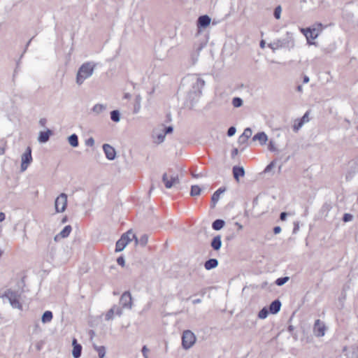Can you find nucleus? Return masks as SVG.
<instances>
[{
  "instance_id": "obj_32",
  "label": "nucleus",
  "mask_w": 358,
  "mask_h": 358,
  "mask_svg": "<svg viewBox=\"0 0 358 358\" xmlns=\"http://www.w3.org/2000/svg\"><path fill=\"white\" fill-rule=\"evenodd\" d=\"M268 314V311L266 308H262L258 313V317L260 319H265Z\"/></svg>"
},
{
  "instance_id": "obj_57",
  "label": "nucleus",
  "mask_w": 358,
  "mask_h": 358,
  "mask_svg": "<svg viewBox=\"0 0 358 358\" xmlns=\"http://www.w3.org/2000/svg\"><path fill=\"white\" fill-rule=\"evenodd\" d=\"M201 302V299H195L193 301V303L196 304V303H199Z\"/></svg>"
},
{
  "instance_id": "obj_4",
  "label": "nucleus",
  "mask_w": 358,
  "mask_h": 358,
  "mask_svg": "<svg viewBox=\"0 0 358 358\" xmlns=\"http://www.w3.org/2000/svg\"><path fill=\"white\" fill-rule=\"evenodd\" d=\"M162 181L166 188L169 189L179 183L178 174L173 173L171 170L164 173L162 176Z\"/></svg>"
},
{
  "instance_id": "obj_30",
  "label": "nucleus",
  "mask_w": 358,
  "mask_h": 358,
  "mask_svg": "<svg viewBox=\"0 0 358 358\" xmlns=\"http://www.w3.org/2000/svg\"><path fill=\"white\" fill-rule=\"evenodd\" d=\"M110 118L113 121L117 122L120 120V113L118 110H113L110 113Z\"/></svg>"
},
{
  "instance_id": "obj_12",
  "label": "nucleus",
  "mask_w": 358,
  "mask_h": 358,
  "mask_svg": "<svg viewBox=\"0 0 358 358\" xmlns=\"http://www.w3.org/2000/svg\"><path fill=\"white\" fill-rule=\"evenodd\" d=\"M72 230V228L70 225L66 226L63 230L58 234L55 236V241H59L61 238H66L69 236Z\"/></svg>"
},
{
  "instance_id": "obj_11",
  "label": "nucleus",
  "mask_w": 358,
  "mask_h": 358,
  "mask_svg": "<svg viewBox=\"0 0 358 358\" xmlns=\"http://www.w3.org/2000/svg\"><path fill=\"white\" fill-rule=\"evenodd\" d=\"M73 345V350H72V355L74 358H79L81 355L82 352V346L77 342L76 338H73L72 341Z\"/></svg>"
},
{
  "instance_id": "obj_36",
  "label": "nucleus",
  "mask_w": 358,
  "mask_h": 358,
  "mask_svg": "<svg viewBox=\"0 0 358 358\" xmlns=\"http://www.w3.org/2000/svg\"><path fill=\"white\" fill-rule=\"evenodd\" d=\"M288 280H289L288 277L280 278L277 279L275 283L278 285L281 286V285H284Z\"/></svg>"
},
{
  "instance_id": "obj_15",
  "label": "nucleus",
  "mask_w": 358,
  "mask_h": 358,
  "mask_svg": "<svg viewBox=\"0 0 358 358\" xmlns=\"http://www.w3.org/2000/svg\"><path fill=\"white\" fill-rule=\"evenodd\" d=\"M252 140L254 141H258L262 145H264L266 143L268 138L264 132H259L253 136Z\"/></svg>"
},
{
  "instance_id": "obj_3",
  "label": "nucleus",
  "mask_w": 358,
  "mask_h": 358,
  "mask_svg": "<svg viewBox=\"0 0 358 358\" xmlns=\"http://www.w3.org/2000/svg\"><path fill=\"white\" fill-rule=\"evenodd\" d=\"M134 238H136V236L131 230L124 234L116 243L115 251L120 252L123 250L126 245Z\"/></svg>"
},
{
  "instance_id": "obj_43",
  "label": "nucleus",
  "mask_w": 358,
  "mask_h": 358,
  "mask_svg": "<svg viewBox=\"0 0 358 358\" xmlns=\"http://www.w3.org/2000/svg\"><path fill=\"white\" fill-rule=\"evenodd\" d=\"M94 144V140L93 138H90L86 141V145L88 146H93Z\"/></svg>"
},
{
  "instance_id": "obj_33",
  "label": "nucleus",
  "mask_w": 358,
  "mask_h": 358,
  "mask_svg": "<svg viewBox=\"0 0 358 358\" xmlns=\"http://www.w3.org/2000/svg\"><path fill=\"white\" fill-rule=\"evenodd\" d=\"M106 107L102 104H96L93 108L92 110L94 113H99L102 112L103 110H105Z\"/></svg>"
},
{
  "instance_id": "obj_61",
  "label": "nucleus",
  "mask_w": 358,
  "mask_h": 358,
  "mask_svg": "<svg viewBox=\"0 0 358 358\" xmlns=\"http://www.w3.org/2000/svg\"><path fill=\"white\" fill-rule=\"evenodd\" d=\"M1 255H2V251H1V250L0 249V257L1 256Z\"/></svg>"
},
{
  "instance_id": "obj_35",
  "label": "nucleus",
  "mask_w": 358,
  "mask_h": 358,
  "mask_svg": "<svg viewBox=\"0 0 358 358\" xmlns=\"http://www.w3.org/2000/svg\"><path fill=\"white\" fill-rule=\"evenodd\" d=\"M243 138H249L252 136V129L250 128H246L242 134Z\"/></svg>"
},
{
  "instance_id": "obj_18",
  "label": "nucleus",
  "mask_w": 358,
  "mask_h": 358,
  "mask_svg": "<svg viewBox=\"0 0 358 358\" xmlns=\"http://www.w3.org/2000/svg\"><path fill=\"white\" fill-rule=\"evenodd\" d=\"M281 303L279 300H275L269 306V311L272 314H276L280 309Z\"/></svg>"
},
{
  "instance_id": "obj_41",
  "label": "nucleus",
  "mask_w": 358,
  "mask_h": 358,
  "mask_svg": "<svg viewBox=\"0 0 358 358\" xmlns=\"http://www.w3.org/2000/svg\"><path fill=\"white\" fill-rule=\"evenodd\" d=\"M248 140V138H243V135H241V136H239V138H238V143H239L240 144H245V143H247Z\"/></svg>"
},
{
  "instance_id": "obj_54",
  "label": "nucleus",
  "mask_w": 358,
  "mask_h": 358,
  "mask_svg": "<svg viewBox=\"0 0 358 358\" xmlns=\"http://www.w3.org/2000/svg\"><path fill=\"white\" fill-rule=\"evenodd\" d=\"M238 154V149L235 148L232 150V155L234 156Z\"/></svg>"
},
{
  "instance_id": "obj_2",
  "label": "nucleus",
  "mask_w": 358,
  "mask_h": 358,
  "mask_svg": "<svg viewBox=\"0 0 358 358\" xmlns=\"http://www.w3.org/2000/svg\"><path fill=\"white\" fill-rule=\"evenodd\" d=\"M3 296H6L8 299L13 308L20 310L22 309V305L20 301V294L17 292L10 289H7L3 294Z\"/></svg>"
},
{
  "instance_id": "obj_26",
  "label": "nucleus",
  "mask_w": 358,
  "mask_h": 358,
  "mask_svg": "<svg viewBox=\"0 0 358 358\" xmlns=\"http://www.w3.org/2000/svg\"><path fill=\"white\" fill-rule=\"evenodd\" d=\"M348 358H358V345L352 348V350L348 354Z\"/></svg>"
},
{
  "instance_id": "obj_13",
  "label": "nucleus",
  "mask_w": 358,
  "mask_h": 358,
  "mask_svg": "<svg viewBox=\"0 0 358 358\" xmlns=\"http://www.w3.org/2000/svg\"><path fill=\"white\" fill-rule=\"evenodd\" d=\"M103 149L108 159H113L115 157V151L112 146L108 144H104Z\"/></svg>"
},
{
  "instance_id": "obj_29",
  "label": "nucleus",
  "mask_w": 358,
  "mask_h": 358,
  "mask_svg": "<svg viewBox=\"0 0 358 358\" xmlns=\"http://www.w3.org/2000/svg\"><path fill=\"white\" fill-rule=\"evenodd\" d=\"M140 108H141V97H140V96H137L136 97V103L134 105V113H138L140 110Z\"/></svg>"
},
{
  "instance_id": "obj_42",
  "label": "nucleus",
  "mask_w": 358,
  "mask_h": 358,
  "mask_svg": "<svg viewBox=\"0 0 358 358\" xmlns=\"http://www.w3.org/2000/svg\"><path fill=\"white\" fill-rule=\"evenodd\" d=\"M149 350L146 346H143L142 348V353L145 358H148V352Z\"/></svg>"
},
{
  "instance_id": "obj_14",
  "label": "nucleus",
  "mask_w": 358,
  "mask_h": 358,
  "mask_svg": "<svg viewBox=\"0 0 358 358\" xmlns=\"http://www.w3.org/2000/svg\"><path fill=\"white\" fill-rule=\"evenodd\" d=\"M210 23V18L208 15H202L198 18L197 27L198 28H205L208 26Z\"/></svg>"
},
{
  "instance_id": "obj_24",
  "label": "nucleus",
  "mask_w": 358,
  "mask_h": 358,
  "mask_svg": "<svg viewBox=\"0 0 358 358\" xmlns=\"http://www.w3.org/2000/svg\"><path fill=\"white\" fill-rule=\"evenodd\" d=\"M224 225V222L222 220H216L213 223V229L215 230H220L221 229Z\"/></svg>"
},
{
  "instance_id": "obj_6",
  "label": "nucleus",
  "mask_w": 358,
  "mask_h": 358,
  "mask_svg": "<svg viewBox=\"0 0 358 358\" xmlns=\"http://www.w3.org/2000/svg\"><path fill=\"white\" fill-rule=\"evenodd\" d=\"M67 201V195L65 193L60 194L55 201V212L63 213L66 208Z\"/></svg>"
},
{
  "instance_id": "obj_60",
  "label": "nucleus",
  "mask_w": 358,
  "mask_h": 358,
  "mask_svg": "<svg viewBox=\"0 0 358 358\" xmlns=\"http://www.w3.org/2000/svg\"><path fill=\"white\" fill-rule=\"evenodd\" d=\"M124 97H125L126 99H129V98L130 97L129 94H126L124 95Z\"/></svg>"
},
{
  "instance_id": "obj_8",
  "label": "nucleus",
  "mask_w": 358,
  "mask_h": 358,
  "mask_svg": "<svg viewBox=\"0 0 358 358\" xmlns=\"http://www.w3.org/2000/svg\"><path fill=\"white\" fill-rule=\"evenodd\" d=\"M120 302L123 308H131L132 297L129 292H124L120 299Z\"/></svg>"
},
{
  "instance_id": "obj_38",
  "label": "nucleus",
  "mask_w": 358,
  "mask_h": 358,
  "mask_svg": "<svg viewBox=\"0 0 358 358\" xmlns=\"http://www.w3.org/2000/svg\"><path fill=\"white\" fill-rule=\"evenodd\" d=\"M280 14H281V8H280V6H278L277 8H275V9L274 10V16L276 19H280Z\"/></svg>"
},
{
  "instance_id": "obj_7",
  "label": "nucleus",
  "mask_w": 358,
  "mask_h": 358,
  "mask_svg": "<svg viewBox=\"0 0 358 358\" xmlns=\"http://www.w3.org/2000/svg\"><path fill=\"white\" fill-rule=\"evenodd\" d=\"M31 148L27 147L25 152L22 155L21 171H25L32 162Z\"/></svg>"
},
{
  "instance_id": "obj_34",
  "label": "nucleus",
  "mask_w": 358,
  "mask_h": 358,
  "mask_svg": "<svg viewBox=\"0 0 358 358\" xmlns=\"http://www.w3.org/2000/svg\"><path fill=\"white\" fill-rule=\"evenodd\" d=\"M232 104L234 107L238 108L242 106L243 101L238 97H235L232 100Z\"/></svg>"
},
{
  "instance_id": "obj_58",
  "label": "nucleus",
  "mask_w": 358,
  "mask_h": 358,
  "mask_svg": "<svg viewBox=\"0 0 358 358\" xmlns=\"http://www.w3.org/2000/svg\"><path fill=\"white\" fill-rule=\"evenodd\" d=\"M293 329H294L293 326H292V325L289 326V327H288V330H289V331H293Z\"/></svg>"
},
{
  "instance_id": "obj_25",
  "label": "nucleus",
  "mask_w": 358,
  "mask_h": 358,
  "mask_svg": "<svg viewBox=\"0 0 358 358\" xmlns=\"http://www.w3.org/2000/svg\"><path fill=\"white\" fill-rule=\"evenodd\" d=\"M201 189L198 185H192L190 194L192 196H199L201 194Z\"/></svg>"
},
{
  "instance_id": "obj_16",
  "label": "nucleus",
  "mask_w": 358,
  "mask_h": 358,
  "mask_svg": "<svg viewBox=\"0 0 358 358\" xmlns=\"http://www.w3.org/2000/svg\"><path fill=\"white\" fill-rule=\"evenodd\" d=\"M233 174L235 180L238 182L239 177H243L245 174V171L243 167L240 166H234L233 168Z\"/></svg>"
},
{
  "instance_id": "obj_23",
  "label": "nucleus",
  "mask_w": 358,
  "mask_h": 358,
  "mask_svg": "<svg viewBox=\"0 0 358 358\" xmlns=\"http://www.w3.org/2000/svg\"><path fill=\"white\" fill-rule=\"evenodd\" d=\"M69 143L73 147H77L78 145V138L76 134H72L69 137Z\"/></svg>"
},
{
  "instance_id": "obj_52",
  "label": "nucleus",
  "mask_w": 358,
  "mask_h": 358,
  "mask_svg": "<svg viewBox=\"0 0 358 358\" xmlns=\"http://www.w3.org/2000/svg\"><path fill=\"white\" fill-rule=\"evenodd\" d=\"M46 122H47L46 119L43 118V119H41L40 124H41V126L44 127L45 124H46Z\"/></svg>"
},
{
  "instance_id": "obj_20",
  "label": "nucleus",
  "mask_w": 358,
  "mask_h": 358,
  "mask_svg": "<svg viewBox=\"0 0 358 358\" xmlns=\"http://www.w3.org/2000/svg\"><path fill=\"white\" fill-rule=\"evenodd\" d=\"M221 245H222L221 237L220 236H217L214 237L211 242L212 248L214 250H217L220 248Z\"/></svg>"
},
{
  "instance_id": "obj_47",
  "label": "nucleus",
  "mask_w": 358,
  "mask_h": 358,
  "mask_svg": "<svg viewBox=\"0 0 358 358\" xmlns=\"http://www.w3.org/2000/svg\"><path fill=\"white\" fill-rule=\"evenodd\" d=\"M281 231V228L278 226L273 228V232L275 234H278Z\"/></svg>"
},
{
  "instance_id": "obj_21",
  "label": "nucleus",
  "mask_w": 358,
  "mask_h": 358,
  "mask_svg": "<svg viewBox=\"0 0 358 358\" xmlns=\"http://www.w3.org/2000/svg\"><path fill=\"white\" fill-rule=\"evenodd\" d=\"M218 264L217 260L215 259H210L205 262L204 266L207 270L215 268Z\"/></svg>"
},
{
  "instance_id": "obj_59",
  "label": "nucleus",
  "mask_w": 358,
  "mask_h": 358,
  "mask_svg": "<svg viewBox=\"0 0 358 358\" xmlns=\"http://www.w3.org/2000/svg\"><path fill=\"white\" fill-rule=\"evenodd\" d=\"M297 90L299 91V92H301L302 91V87L301 85H299L297 87Z\"/></svg>"
},
{
  "instance_id": "obj_49",
  "label": "nucleus",
  "mask_w": 358,
  "mask_h": 358,
  "mask_svg": "<svg viewBox=\"0 0 358 358\" xmlns=\"http://www.w3.org/2000/svg\"><path fill=\"white\" fill-rule=\"evenodd\" d=\"M164 136H165V134L158 135L157 138H158L159 143H161L164 141Z\"/></svg>"
},
{
  "instance_id": "obj_62",
  "label": "nucleus",
  "mask_w": 358,
  "mask_h": 358,
  "mask_svg": "<svg viewBox=\"0 0 358 358\" xmlns=\"http://www.w3.org/2000/svg\"><path fill=\"white\" fill-rule=\"evenodd\" d=\"M66 222V218H64L62 220V222Z\"/></svg>"
},
{
  "instance_id": "obj_22",
  "label": "nucleus",
  "mask_w": 358,
  "mask_h": 358,
  "mask_svg": "<svg viewBox=\"0 0 358 358\" xmlns=\"http://www.w3.org/2000/svg\"><path fill=\"white\" fill-rule=\"evenodd\" d=\"M52 312L47 310L43 313L41 320L43 323H47V322H50L52 320Z\"/></svg>"
},
{
  "instance_id": "obj_28",
  "label": "nucleus",
  "mask_w": 358,
  "mask_h": 358,
  "mask_svg": "<svg viewBox=\"0 0 358 358\" xmlns=\"http://www.w3.org/2000/svg\"><path fill=\"white\" fill-rule=\"evenodd\" d=\"M134 239L136 241V244L139 243L143 246H145L147 244L148 241V238L147 235H145V234L142 236L139 241L136 238Z\"/></svg>"
},
{
  "instance_id": "obj_37",
  "label": "nucleus",
  "mask_w": 358,
  "mask_h": 358,
  "mask_svg": "<svg viewBox=\"0 0 358 358\" xmlns=\"http://www.w3.org/2000/svg\"><path fill=\"white\" fill-rule=\"evenodd\" d=\"M352 218H353L352 215H351L350 213H345V214H344V215L343 217V222H347L351 221L352 220Z\"/></svg>"
},
{
  "instance_id": "obj_31",
  "label": "nucleus",
  "mask_w": 358,
  "mask_h": 358,
  "mask_svg": "<svg viewBox=\"0 0 358 358\" xmlns=\"http://www.w3.org/2000/svg\"><path fill=\"white\" fill-rule=\"evenodd\" d=\"M115 314V308H111L105 315L106 320H110L113 318V315Z\"/></svg>"
},
{
  "instance_id": "obj_9",
  "label": "nucleus",
  "mask_w": 358,
  "mask_h": 358,
  "mask_svg": "<svg viewBox=\"0 0 358 358\" xmlns=\"http://www.w3.org/2000/svg\"><path fill=\"white\" fill-rule=\"evenodd\" d=\"M318 27L320 29H315V28H313V29L308 28L306 29H302L301 31L304 34V35L306 36V37L308 40H309L310 38L315 39L319 35V32L321 30L322 24H319Z\"/></svg>"
},
{
  "instance_id": "obj_10",
  "label": "nucleus",
  "mask_w": 358,
  "mask_h": 358,
  "mask_svg": "<svg viewBox=\"0 0 358 358\" xmlns=\"http://www.w3.org/2000/svg\"><path fill=\"white\" fill-rule=\"evenodd\" d=\"M313 331L316 336L322 337L325 334L326 327L322 322L320 320H317L314 324Z\"/></svg>"
},
{
  "instance_id": "obj_46",
  "label": "nucleus",
  "mask_w": 358,
  "mask_h": 358,
  "mask_svg": "<svg viewBox=\"0 0 358 358\" xmlns=\"http://www.w3.org/2000/svg\"><path fill=\"white\" fill-rule=\"evenodd\" d=\"M302 125H303V122H301L299 121V122L298 123V124H294V129L295 131H298V130L301 127V126H302Z\"/></svg>"
},
{
  "instance_id": "obj_1",
  "label": "nucleus",
  "mask_w": 358,
  "mask_h": 358,
  "mask_svg": "<svg viewBox=\"0 0 358 358\" xmlns=\"http://www.w3.org/2000/svg\"><path fill=\"white\" fill-rule=\"evenodd\" d=\"M95 66L92 62H85L79 68L76 76V83L79 85L83 84L85 79L92 75Z\"/></svg>"
},
{
  "instance_id": "obj_63",
  "label": "nucleus",
  "mask_w": 358,
  "mask_h": 358,
  "mask_svg": "<svg viewBox=\"0 0 358 358\" xmlns=\"http://www.w3.org/2000/svg\"><path fill=\"white\" fill-rule=\"evenodd\" d=\"M357 129H358V127H357Z\"/></svg>"
},
{
  "instance_id": "obj_5",
  "label": "nucleus",
  "mask_w": 358,
  "mask_h": 358,
  "mask_svg": "<svg viewBox=\"0 0 358 358\" xmlns=\"http://www.w3.org/2000/svg\"><path fill=\"white\" fill-rule=\"evenodd\" d=\"M196 337L189 330L183 332L182 336V345L185 349L190 348L195 343Z\"/></svg>"
},
{
  "instance_id": "obj_50",
  "label": "nucleus",
  "mask_w": 358,
  "mask_h": 358,
  "mask_svg": "<svg viewBox=\"0 0 358 358\" xmlns=\"http://www.w3.org/2000/svg\"><path fill=\"white\" fill-rule=\"evenodd\" d=\"M173 131V127H168L166 128L165 134H170Z\"/></svg>"
},
{
  "instance_id": "obj_17",
  "label": "nucleus",
  "mask_w": 358,
  "mask_h": 358,
  "mask_svg": "<svg viewBox=\"0 0 358 358\" xmlns=\"http://www.w3.org/2000/svg\"><path fill=\"white\" fill-rule=\"evenodd\" d=\"M224 192V189L220 188L214 192L211 197V206L214 208L220 199V194Z\"/></svg>"
},
{
  "instance_id": "obj_56",
  "label": "nucleus",
  "mask_w": 358,
  "mask_h": 358,
  "mask_svg": "<svg viewBox=\"0 0 358 358\" xmlns=\"http://www.w3.org/2000/svg\"><path fill=\"white\" fill-rule=\"evenodd\" d=\"M264 46H265V41L262 40V41H261V42H260V47H261L262 48H264Z\"/></svg>"
},
{
  "instance_id": "obj_40",
  "label": "nucleus",
  "mask_w": 358,
  "mask_h": 358,
  "mask_svg": "<svg viewBox=\"0 0 358 358\" xmlns=\"http://www.w3.org/2000/svg\"><path fill=\"white\" fill-rule=\"evenodd\" d=\"M309 120V118H308V112H306L304 115L301 117V119L300 120V122H303V124L306 122H308Z\"/></svg>"
},
{
  "instance_id": "obj_48",
  "label": "nucleus",
  "mask_w": 358,
  "mask_h": 358,
  "mask_svg": "<svg viewBox=\"0 0 358 358\" xmlns=\"http://www.w3.org/2000/svg\"><path fill=\"white\" fill-rule=\"evenodd\" d=\"M287 214L285 212L283 213H281L280 215V218L282 221H284L285 220L286 217H287Z\"/></svg>"
},
{
  "instance_id": "obj_51",
  "label": "nucleus",
  "mask_w": 358,
  "mask_h": 358,
  "mask_svg": "<svg viewBox=\"0 0 358 358\" xmlns=\"http://www.w3.org/2000/svg\"><path fill=\"white\" fill-rule=\"evenodd\" d=\"M6 218V215L3 213H0V222H3Z\"/></svg>"
},
{
  "instance_id": "obj_44",
  "label": "nucleus",
  "mask_w": 358,
  "mask_h": 358,
  "mask_svg": "<svg viewBox=\"0 0 358 358\" xmlns=\"http://www.w3.org/2000/svg\"><path fill=\"white\" fill-rule=\"evenodd\" d=\"M117 262L119 265L124 266V259L122 257H120L117 259Z\"/></svg>"
},
{
  "instance_id": "obj_39",
  "label": "nucleus",
  "mask_w": 358,
  "mask_h": 358,
  "mask_svg": "<svg viewBox=\"0 0 358 358\" xmlns=\"http://www.w3.org/2000/svg\"><path fill=\"white\" fill-rule=\"evenodd\" d=\"M235 133H236V128L234 127H231L228 129L227 135L229 136H231L234 135Z\"/></svg>"
},
{
  "instance_id": "obj_55",
  "label": "nucleus",
  "mask_w": 358,
  "mask_h": 358,
  "mask_svg": "<svg viewBox=\"0 0 358 358\" xmlns=\"http://www.w3.org/2000/svg\"><path fill=\"white\" fill-rule=\"evenodd\" d=\"M272 166H273V163H271L269 165H268L266 166V168L265 169V171H268V170H270Z\"/></svg>"
},
{
  "instance_id": "obj_45",
  "label": "nucleus",
  "mask_w": 358,
  "mask_h": 358,
  "mask_svg": "<svg viewBox=\"0 0 358 358\" xmlns=\"http://www.w3.org/2000/svg\"><path fill=\"white\" fill-rule=\"evenodd\" d=\"M112 308H115V313L117 315H120L122 314V310L120 308L117 307V306H113Z\"/></svg>"
},
{
  "instance_id": "obj_27",
  "label": "nucleus",
  "mask_w": 358,
  "mask_h": 358,
  "mask_svg": "<svg viewBox=\"0 0 358 358\" xmlns=\"http://www.w3.org/2000/svg\"><path fill=\"white\" fill-rule=\"evenodd\" d=\"M95 350L98 352L99 358H103L106 354V350L103 346H94Z\"/></svg>"
},
{
  "instance_id": "obj_19",
  "label": "nucleus",
  "mask_w": 358,
  "mask_h": 358,
  "mask_svg": "<svg viewBox=\"0 0 358 358\" xmlns=\"http://www.w3.org/2000/svg\"><path fill=\"white\" fill-rule=\"evenodd\" d=\"M52 134V131L48 129L46 131H41L40 133L38 141L41 143H45L49 140L50 136Z\"/></svg>"
},
{
  "instance_id": "obj_53",
  "label": "nucleus",
  "mask_w": 358,
  "mask_h": 358,
  "mask_svg": "<svg viewBox=\"0 0 358 358\" xmlns=\"http://www.w3.org/2000/svg\"><path fill=\"white\" fill-rule=\"evenodd\" d=\"M308 81H309V78L307 76H305L303 77V83H308Z\"/></svg>"
}]
</instances>
